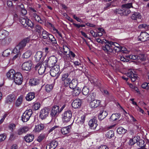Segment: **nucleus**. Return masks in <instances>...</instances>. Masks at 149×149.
I'll return each instance as SVG.
<instances>
[{
	"label": "nucleus",
	"instance_id": "nucleus-55",
	"mask_svg": "<svg viewBox=\"0 0 149 149\" xmlns=\"http://www.w3.org/2000/svg\"><path fill=\"white\" fill-rule=\"evenodd\" d=\"M49 25L52 28V29L54 31H55V32L57 33L59 36L61 37H62V35L61 33L59 32V31H58V30L56 29L54 27V26L52 25L51 23H49Z\"/></svg>",
	"mask_w": 149,
	"mask_h": 149
},
{
	"label": "nucleus",
	"instance_id": "nucleus-61",
	"mask_svg": "<svg viewBox=\"0 0 149 149\" xmlns=\"http://www.w3.org/2000/svg\"><path fill=\"white\" fill-rule=\"evenodd\" d=\"M118 59L123 62H127L128 61V60L125 58L123 56H120L118 57Z\"/></svg>",
	"mask_w": 149,
	"mask_h": 149
},
{
	"label": "nucleus",
	"instance_id": "nucleus-17",
	"mask_svg": "<svg viewBox=\"0 0 149 149\" xmlns=\"http://www.w3.org/2000/svg\"><path fill=\"white\" fill-rule=\"evenodd\" d=\"M97 120L95 118H93L89 121L88 125L91 129L94 130L97 125Z\"/></svg>",
	"mask_w": 149,
	"mask_h": 149
},
{
	"label": "nucleus",
	"instance_id": "nucleus-1",
	"mask_svg": "<svg viewBox=\"0 0 149 149\" xmlns=\"http://www.w3.org/2000/svg\"><path fill=\"white\" fill-rule=\"evenodd\" d=\"M96 41L99 43L102 44L105 43L104 46L102 47L103 49L108 54L110 53H114L116 52L121 51V50H125L124 47H121L118 43L116 42H113L109 41L105 39H102V38H97Z\"/></svg>",
	"mask_w": 149,
	"mask_h": 149
},
{
	"label": "nucleus",
	"instance_id": "nucleus-19",
	"mask_svg": "<svg viewBox=\"0 0 149 149\" xmlns=\"http://www.w3.org/2000/svg\"><path fill=\"white\" fill-rule=\"evenodd\" d=\"M9 34V32L7 31L4 29L0 30V40H2V42H3L6 37Z\"/></svg>",
	"mask_w": 149,
	"mask_h": 149
},
{
	"label": "nucleus",
	"instance_id": "nucleus-32",
	"mask_svg": "<svg viewBox=\"0 0 149 149\" xmlns=\"http://www.w3.org/2000/svg\"><path fill=\"white\" fill-rule=\"evenodd\" d=\"M35 97V94L33 92H30L26 95V99L28 101H31Z\"/></svg>",
	"mask_w": 149,
	"mask_h": 149
},
{
	"label": "nucleus",
	"instance_id": "nucleus-36",
	"mask_svg": "<svg viewBox=\"0 0 149 149\" xmlns=\"http://www.w3.org/2000/svg\"><path fill=\"white\" fill-rule=\"evenodd\" d=\"M23 97L22 95H21L18 98L15 102L16 106L18 107L21 105L22 102Z\"/></svg>",
	"mask_w": 149,
	"mask_h": 149
},
{
	"label": "nucleus",
	"instance_id": "nucleus-63",
	"mask_svg": "<svg viewBox=\"0 0 149 149\" xmlns=\"http://www.w3.org/2000/svg\"><path fill=\"white\" fill-rule=\"evenodd\" d=\"M6 135L5 134H0V142L4 141L6 139Z\"/></svg>",
	"mask_w": 149,
	"mask_h": 149
},
{
	"label": "nucleus",
	"instance_id": "nucleus-26",
	"mask_svg": "<svg viewBox=\"0 0 149 149\" xmlns=\"http://www.w3.org/2000/svg\"><path fill=\"white\" fill-rule=\"evenodd\" d=\"M100 102L99 100H94L90 103V106L92 108H96L99 105Z\"/></svg>",
	"mask_w": 149,
	"mask_h": 149
},
{
	"label": "nucleus",
	"instance_id": "nucleus-38",
	"mask_svg": "<svg viewBox=\"0 0 149 149\" xmlns=\"http://www.w3.org/2000/svg\"><path fill=\"white\" fill-rule=\"evenodd\" d=\"M120 116V113L113 114L111 116L110 119L113 121H115L119 119Z\"/></svg>",
	"mask_w": 149,
	"mask_h": 149
},
{
	"label": "nucleus",
	"instance_id": "nucleus-52",
	"mask_svg": "<svg viewBox=\"0 0 149 149\" xmlns=\"http://www.w3.org/2000/svg\"><path fill=\"white\" fill-rule=\"evenodd\" d=\"M122 7L123 8L128 9L133 7L132 3H131L123 4L122 5Z\"/></svg>",
	"mask_w": 149,
	"mask_h": 149
},
{
	"label": "nucleus",
	"instance_id": "nucleus-28",
	"mask_svg": "<svg viewBox=\"0 0 149 149\" xmlns=\"http://www.w3.org/2000/svg\"><path fill=\"white\" fill-rule=\"evenodd\" d=\"M71 126L69 125L67 126L62 127L61 130V133L63 134H67L70 131Z\"/></svg>",
	"mask_w": 149,
	"mask_h": 149
},
{
	"label": "nucleus",
	"instance_id": "nucleus-40",
	"mask_svg": "<svg viewBox=\"0 0 149 149\" xmlns=\"http://www.w3.org/2000/svg\"><path fill=\"white\" fill-rule=\"evenodd\" d=\"M137 145L141 147L139 149H147L144 146L145 142L143 140H140L139 142L137 143Z\"/></svg>",
	"mask_w": 149,
	"mask_h": 149
},
{
	"label": "nucleus",
	"instance_id": "nucleus-42",
	"mask_svg": "<svg viewBox=\"0 0 149 149\" xmlns=\"http://www.w3.org/2000/svg\"><path fill=\"white\" fill-rule=\"evenodd\" d=\"M70 60V58L69 57H67L65 58V67L67 68L68 67H70L71 63Z\"/></svg>",
	"mask_w": 149,
	"mask_h": 149
},
{
	"label": "nucleus",
	"instance_id": "nucleus-24",
	"mask_svg": "<svg viewBox=\"0 0 149 149\" xmlns=\"http://www.w3.org/2000/svg\"><path fill=\"white\" fill-rule=\"evenodd\" d=\"M16 8L20 10L21 14L22 15H24L27 14V11L24 8V5L23 4H17Z\"/></svg>",
	"mask_w": 149,
	"mask_h": 149
},
{
	"label": "nucleus",
	"instance_id": "nucleus-43",
	"mask_svg": "<svg viewBox=\"0 0 149 149\" xmlns=\"http://www.w3.org/2000/svg\"><path fill=\"white\" fill-rule=\"evenodd\" d=\"M31 54V52L30 50H28L23 54L22 57L24 58H27L29 57Z\"/></svg>",
	"mask_w": 149,
	"mask_h": 149
},
{
	"label": "nucleus",
	"instance_id": "nucleus-29",
	"mask_svg": "<svg viewBox=\"0 0 149 149\" xmlns=\"http://www.w3.org/2000/svg\"><path fill=\"white\" fill-rule=\"evenodd\" d=\"M108 115V113L106 111L101 110L100 111L98 115L99 119L102 120L104 118Z\"/></svg>",
	"mask_w": 149,
	"mask_h": 149
},
{
	"label": "nucleus",
	"instance_id": "nucleus-47",
	"mask_svg": "<svg viewBox=\"0 0 149 149\" xmlns=\"http://www.w3.org/2000/svg\"><path fill=\"white\" fill-rule=\"evenodd\" d=\"M137 137H134L132 139H130V141L129 144L131 145H133L135 143H138Z\"/></svg>",
	"mask_w": 149,
	"mask_h": 149
},
{
	"label": "nucleus",
	"instance_id": "nucleus-54",
	"mask_svg": "<svg viewBox=\"0 0 149 149\" xmlns=\"http://www.w3.org/2000/svg\"><path fill=\"white\" fill-rule=\"evenodd\" d=\"M21 51V50L17 45L13 49V51H12V52L14 54H19V53Z\"/></svg>",
	"mask_w": 149,
	"mask_h": 149
},
{
	"label": "nucleus",
	"instance_id": "nucleus-58",
	"mask_svg": "<svg viewBox=\"0 0 149 149\" xmlns=\"http://www.w3.org/2000/svg\"><path fill=\"white\" fill-rule=\"evenodd\" d=\"M71 79L69 78L63 81V85L64 86H69L70 83L71 81Z\"/></svg>",
	"mask_w": 149,
	"mask_h": 149
},
{
	"label": "nucleus",
	"instance_id": "nucleus-12",
	"mask_svg": "<svg viewBox=\"0 0 149 149\" xmlns=\"http://www.w3.org/2000/svg\"><path fill=\"white\" fill-rule=\"evenodd\" d=\"M32 63L31 61H28L24 62L22 65V69L24 70L29 71L31 69Z\"/></svg>",
	"mask_w": 149,
	"mask_h": 149
},
{
	"label": "nucleus",
	"instance_id": "nucleus-59",
	"mask_svg": "<svg viewBox=\"0 0 149 149\" xmlns=\"http://www.w3.org/2000/svg\"><path fill=\"white\" fill-rule=\"evenodd\" d=\"M40 104L39 103L37 102L35 103L33 106V108L35 110H38L40 107Z\"/></svg>",
	"mask_w": 149,
	"mask_h": 149
},
{
	"label": "nucleus",
	"instance_id": "nucleus-64",
	"mask_svg": "<svg viewBox=\"0 0 149 149\" xmlns=\"http://www.w3.org/2000/svg\"><path fill=\"white\" fill-rule=\"evenodd\" d=\"M69 76V74L68 73H66L65 74H64L62 75V77L61 78V80L62 81H64L65 79H69V78H68V77Z\"/></svg>",
	"mask_w": 149,
	"mask_h": 149
},
{
	"label": "nucleus",
	"instance_id": "nucleus-25",
	"mask_svg": "<svg viewBox=\"0 0 149 149\" xmlns=\"http://www.w3.org/2000/svg\"><path fill=\"white\" fill-rule=\"evenodd\" d=\"M15 74V71L13 69L10 70L6 74L7 77L9 79L13 80Z\"/></svg>",
	"mask_w": 149,
	"mask_h": 149
},
{
	"label": "nucleus",
	"instance_id": "nucleus-56",
	"mask_svg": "<svg viewBox=\"0 0 149 149\" xmlns=\"http://www.w3.org/2000/svg\"><path fill=\"white\" fill-rule=\"evenodd\" d=\"M45 65V66H44L45 72H46V74L48 73L49 72L50 73L51 69V68L52 67H49L48 65Z\"/></svg>",
	"mask_w": 149,
	"mask_h": 149
},
{
	"label": "nucleus",
	"instance_id": "nucleus-23",
	"mask_svg": "<svg viewBox=\"0 0 149 149\" xmlns=\"http://www.w3.org/2000/svg\"><path fill=\"white\" fill-rule=\"evenodd\" d=\"M31 18L33 20L38 22L40 23H42L43 22L40 17L36 13H32L31 15Z\"/></svg>",
	"mask_w": 149,
	"mask_h": 149
},
{
	"label": "nucleus",
	"instance_id": "nucleus-4",
	"mask_svg": "<svg viewBox=\"0 0 149 149\" xmlns=\"http://www.w3.org/2000/svg\"><path fill=\"white\" fill-rule=\"evenodd\" d=\"M19 22L24 27L31 28L33 26V23L27 18H21L20 19Z\"/></svg>",
	"mask_w": 149,
	"mask_h": 149
},
{
	"label": "nucleus",
	"instance_id": "nucleus-21",
	"mask_svg": "<svg viewBox=\"0 0 149 149\" xmlns=\"http://www.w3.org/2000/svg\"><path fill=\"white\" fill-rule=\"evenodd\" d=\"M15 99V95L13 93L10 94L6 97L5 102L8 104L11 103Z\"/></svg>",
	"mask_w": 149,
	"mask_h": 149
},
{
	"label": "nucleus",
	"instance_id": "nucleus-51",
	"mask_svg": "<svg viewBox=\"0 0 149 149\" xmlns=\"http://www.w3.org/2000/svg\"><path fill=\"white\" fill-rule=\"evenodd\" d=\"M89 92V90L88 88L86 86H84L82 90V93L83 95H87Z\"/></svg>",
	"mask_w": 149,
	"mask_h": 149
},
{
	"label": "nucleus",
	"instance_id": "nucleus-62",
	"mask_svg": "<svg viewBox=\"0 0 149 149\" xmlns=\"http://www.w3.org/2000/svg\"><path fill=\"white\" fill-rule=\"evenodd\" d=\"M69 56H67V57H69L70 58V59H71V58H74L76 56L75 54L71 51H69Z\"/></svg>",
	"mask_w": 149,
	"mask_h": 149
},
{
	"label": "nucleus",
	"instance_id": "nucleus-15",
	"mask_svg": "<svg viewBox=\"0 0 149 149\" xmlns=\"http://www.w3.org/2000/svg\"><path fill=\"white\" fill-rule=\"evenodd\" d=\"M139 39L141 41L145 42L149 39V34L146 32H141L139 36Z\"/></svg>",
	"mask_w": 149,
	"mask_h": 149
},
{
	"label": "nucleus",
	"instance_id": "nucleus-3",
	"mask_svg": "<svg viewBox=\"0 0 149 149\" xmlns=\"http://www.w3.org/2000/svg\"><path fill=\"white\" fill-rule=\"evenodd\" d=\"M72 117V113L70 110L65 111L62 115V120L63 123L69 122Z\"/></svg>",
	"mask_w": 149,
	"mask_h": 149
},
{
	"label": "nucleus",
	"instance_id": "nucleus-49",
	"mask_svg": "<svg viewBox=\"0 0 149 149\" xmlns=\"http://www.w3.org/2000/svg\"><path fill=\"white\" fill-rule=\"evenodd\" d=\"M123 9V15L127 16L131 12L130 10L129 9L125 8H122Z\"/></svg>",
	"mask_w": 149,
	"mask_h": 149
},
{
	"label": "nucleus",
	"instance_id": "nucleus-39",
	"mask_svg": "<svg viewBox=\"0 0 149 149\" xmlns=\"http://www.w3.org/2000/svg\"><path fill=\"white\" fill-rule=\"evenodd\" d=\"M50 34L48 32L44 30L42 32L41 36H42V38L43 39H47Z\"/></svg>",
	"mask_w": 149,
	"mask_h": 149
},
{
	"label": "nucleus",
	"instance_id": "nucleus-34",
	"mask_svg": "<svg viewBox=\"0 0 149 149\" xmlns=\"http://www.w3.org/2000/svg\"><path fill=\"white\" fill-rule=\"evenodd\" d=\"M73 89V90L72 94L73 96H78L81 92V89L79 87H77Z\"/></svg>",
	"mask_w": 149,
	"mask_h": 149
},
{
	"label": "nucleus",
	"instance_id": "nucleus-45",
	"mask_svg": "<svg viewBox=\"0 0 149 149\" xmlns=\"http://www.w3.org/2000/svg\"><path fill=\"white\" fill-rule=\"evenodd\" d=\"M35 29L36 31L39 34L41 33L44 29L42 28L40 25H36L35 26Z\"/></svg>",
	"mask_w": 149,
	"mask_h": 149
},
{
	"label": "nucleus",
	"instance_id": "nucleus-53",
	"mask_svg": "<svg viewBox=\"0 0 149 149\" xmlns=\"http://www.w3.org/2000/svg\"><path fill=\"white\" fill-rule=\"evenodd\" d=\"M138 27L139 29H144L147 30L149 29V26L145 24H142L139 25Z\"/></svg>",
	"mask_w": 149,
	"mask_h": 149
},
{
	"label": "nucleus",
	"instance_id": "nucleus-10",
	"mask_svg": "<svg viewBox=\"0 0 149 149\" xmlns=\"http://www.w3.org/2000/svg\"><path fill=\"white\" fill-rule=\"evenodd\" d=\"M49 108H45L42 109L40 111L39 117L42 119H45L48 116L49 113Z\"/></svg>",
	"mask_w": 149,
	"mask_h": 149
},
{
	"label": "nucleus",
	"instance_id": "nucleus-46",
	"mask_svg": "<svg viewBox=\"0 0 149 149\" xmlns=\"http://www.w3.org/2000/svg\"><path fill=\"white\" fill-rule=\"evenodd\" d=\"M11 52L12 50L10 49H7L3 51L2 54V55L4 57L8 56Z\"/></svg>",
	"mask_w": 149,
	"mask_h": 149
},
{
	"label": "nucleus",
	"instance_id": "nucleus-48",
	"mask_svg": "<svg viewBox=\"0 0 149 149\" xmlns=\"http://www.w3.org/2000/svg\"><path fill=\"white\" fill-rule=\"evenodd\" d=\"M114 136V132L112 130H110L106 134V136L109 138H111Z\"/></svg>",
	"mask_w": 149,
	"mask_h": 149
},
{
	"label": "nucleus",
	"instance_id": "nucleus-6",
	"mask_svg": "<svg viewBox=\"0 0 149 149\" xmlns=\"http://www.w3.org/2000/svg\"><path fill=\"white\" fill-rule=\"evenodd\" d=\"M59 107L55 105L52 107L50 111V115L52 117L54 118L56 117L60 113Z\"/></svg>",
	"mask_w": 149,
	"mask_h": 149
},
{
	"label": "nucleus",
	"instance_id": "nucleus-7",
	"mask_svg": "<svg viewBox=\"0 0 149 149\" xmlns=\"http://www.w3.org/2000/svg\"><path fill=\"white\" fill-rule=\"evenodd\" d=\"M59 66L56 65L52 67L50 72V74L52 77L58 76L60 74Z\"/></svg>",
	"mask_w": 149,
	"mask_h": 149
},
{
	"label": "nucleus",
	"instance_id": "nucleus-30",
	"mask_svg": "<svg viewBox=\"0 0 149 149\" xmlns=\"http://www.w3.org/2000/svg\"><path fill=\"white\" fill-rule=\"evenodd\" d=\"M78 84V81L76 79H72L70 83L69 86V88L71 89H73L77 87Z\"/></svg>",
	"mask_w": 149,
	"mask_h": 149
},
{
	"label": "nucleus",
	"instance_id": "nucleus-37",
	"mask_svg": "<svg viewBox=\"0 0 149 149\" xmlns=\"http://www.w3.org/2000/svg\"><path fill=\"white\" fill-rule=\"evenodd\" d=\"M25 141L27 142H31L33 139V136L32 135L27 134L24 137Z\"/></svg>",
	"mask_w": 149,
	"mask_h": 149
},
{
	"label": "nucleus",
	"instance_id": "nucleus-60",
	"mask_svg": "<svg viewBox=\"0 0 149 149\" xmlns=\"http://www.w3.org/2000/svg\"><path fill=\"white\" fill-rule=\"evenodd\" d=\"M142 88L147 90L149 89V83L145 82L141 85Z\"/></svg>",
	"mask_w": 149,
	"mask_h": 149
},
{
	"label": "nucleus",
	"instance_id": "nucleus-31",
	"mask_svg": "<svg viewBox=\"0 0 149 149\" xmlns=\"http://www.w3.org/2000/svg\"><path fill=\"white\" fill-rule=\"evenodd\" d=\"M45 127V124H40L36 125L35 128L33 131L36 132H39L43 130Z\"/></svg>",
	"mask_w": 149,
	"mask_h": 149
},
{
	"label": "nucleus",
	"instance_id": "nucleus-11",
	"mask_svg": "<svg viewBox=\"0 0 149 149\" xmlns=\"http://www.w3.org/2000/svg\"><path fill=\"white\" fill-rule=\"evenodd\" d=\"M47 40L48 42L51 43L53 46L55 47L56 48L55 49H57L59 47L57 43L56 40L51 34L49 35Z\"/></svg>",
	"mask_w": 149,
	"mask_h": 149
},
{
	"label": "nucleus",
	"instance_id": "nucleus-14",
	"mask_svg": "<svg viewBox=\"0 0 149 149\" xmlns=\"http://www.w3.org/2000/svg\"><path fill=\"white\" fill-rule=\"evenodd\" d=\"M42 51H38L36 52L34 56L35 61L36 62H39V63H42L43 60L42 56Z\"/></svg>",
	"mask_w": 149,
	"mask_h": 149
},
{
	"label": "nucleus",
	"instance_id": "nucleus-50",
	"mask_svg": "<svg viewBox=\"0 0 149 149\" xmlns=\"http://www.w3.org/2000/svg\"><path fill=\"white\" fill-rule=\"evenodd\" d=\"M3 40H4V41L3 42H2V43L9 44L12 41V39L11 38L8 37L6 38V39H4Z\"/></svg>",
	"mask_w": 149,
	"mask_h": 149
},
{
	"label": "nucleus",
	"instance_id": "nucleus-20",
	"mask_svg": "<svg viewBox=\"0 0 149 149\" xmlns=\"http://www.w3.org/2000/svg\"><path fill=\"white\" fill-rule=\"evenodd\" d=\"M81 104V100L78 99L74 100L72 103V106L73 108L76 109L79 107Z\"/></svg>",
	"mask_w": 149,
	"mask_h": 149
},
{
	"label": "nucleus",
	"instance_id": "nucleus-57",
	"mask_svg": "<svg viewBox=\"0 0 149 149\" xmlns=\"http://www.w3.org/2000/svg\"><path fill=\"white\" fill-rule=\"evenodd\" d=\"M9 129L13 132L15 128V125L13 123H10L9 124L8 126Z\"/></svg>",
	"mask_w": 149,
	"mask_h": 149
},
{
	"label": "nucleus",
	"instance_id": "nucleus-5",
	"mask_svg": "<svg viewBox=\"0 0 149 149\" xmlns=\"http://www.w3.org/2000/svg\"><path fill=\"white\" fill-rule=\"evenodd\" d=\"M32 114V110L29 109L25 111L22 116V120L23 122H26L30 118Z\"/></svg>",
	"mask_w": 149,
	"mask_h": 149
},
{
	"label": "nucleus",
	"instance_id": "nucleus-16",
	"mask_svg": "<svg viewBox=\"0 0 149 149\" xmlns=\"http://www.w3.org/2000/svg\"><path fill=\"white\" fill-rule=\"evenodd\" d=\"M127 56L129 58L133 60L140 59L141 61H143L145 59L144 55L143 54H140L139 56L131 55Z\"/></svg>",
	"mask_w": 149,
	"mask_h": 149
},
{
	"label": "nucleus",
	"instance_id": "nucleus-33",
	"mask_svg": "<svg viewBox=\"0 0 149 149\" xmlns=\"http://www.w3.org/2000/svg\"><path fill=\"white\" fill-rule=\"evenodd\" d=\"M141 18L140 14L138 12H134L131 16V18L134 20H137V19H141Z\"/></svg>",
	"mask_w": 149,
	"mask_h": 149
},
{
	"label": "nucleus",
	"instance_id": "nucleus-8",
	"mask_svg": "<svg viewBox=\"0 0 149 149\" xmlns=\"http://www.w3.org/2000/svg\"><path fill=\"white\" fill-rule=\"evenodd\" d=\"M30 39L29 37L24 39L18 43L17 46L22 51L26 46V44L29 42Z\"/></svg>",
	"mask_w": 149,
	"mask_h": 149
},
{
	"label": "nucleus",
	"instance_id": "nucleus-35",
	"mask_svg": "<svg viewBox=\"0 0 149 149\" xmlns=\"http://www.w3.org/2000/svg\"><path fill=\"white\" fill-rule=\"evenodd\" d=\"M30 82L32 86L37 85L39 83V80L38 78H34L31 79Z\"/></svg>",
	"mask_w": 149,
	"mask_h": 149
},
{
	"label": "nucleus",
	"instance_id": "nucleus-22",
	"mask_svg": "<svg viewBox=\"0 0 149 149\" xmlns=\"http://www.w3.org/2000/svg\"><path fill=\"white\" fill-rule=\"evenodd\" d=\"M127 75L131 79L132 82L135 81L137 78V75L134 74L131 71L129 70V72L127 73Z\"/></svg>",
	"mask_w": 149,
	"mask_h": 149
},
{
	"label": "nucleus",
	"instance_id": "nucleus-13",
	"mask_svg": "<svg viewBox=\"0 0 149 149\" xmlns=\"http://www.w3.org/2000/svg\"><path fill=\"white\" fill-rule=\"evenodd\" d=\"M44 64H41V63H38L35 67V70H38V73L40 75L42 74L45 72Z\"/></svg>",
	"mask_w": 149,
	"mask_h": 149
},
{
	"label": "nucleus",
	"instance_id": "nucleus-27",
	"mask_svg": "<svg viewBox=\"0 0 149 149\" xmlns=\"http://www.w3.org/2000/svg\"><path fill=\"white\" fill-rule=\"evenodd\" d=\"M29 130V128L28 127L24 126L18 129L17 131V134L19 135H21L28 131Z\"/></svg>",
	"mask_w": 149,
	"mask_h": 149
},
{
	"label": "nucleus",
	"instance_id": "nucleus-41",
	"mask_svg": "<svg viewBox=\"0 0 149 149\" xmlns=\"http://www.w3.org/2000/svg\"><path fill=\"white\" fill-rule=\"evenodd\" d=\"M117 131L118 133L119 134H123L126 133L127 130L122 127H120L117 129Z\"/></svg>",
	"mask_w": 149,
	"mask_h": 149
},
{
	"label": "nucleus",
	"instance_id": "nucleus-18",
	"mask_svg": "<svg viewBox=\"0 0 149 149\" xmlns=\"http://www.w3.org/2000/svg\"><path fill=\"white\" fill-rule=\"evenodd\" d=\"M58 145V143L57 141L53 140L47 145L46 148V149H55Z\"/></svg>",
	"mask_w": 149,
	"mask_h": 149
},
{
	"label": "nucleus",
	"instance_id": "nucleus-2",
	"mask_svg": "<svg viewBox=\"0 0 149 149\" xmlns=\"http://www.w3.org/2000/svg\"><path fill=\"white\" fill-rule=\"evenodd\" d=\"M57 58L55 56H52L46 59L43 63L45 65H48L49 67H52L56 65H55L57 62Z\"/></svg>",
	"mask_w": 149,
	"mask_h": 149
},
{
	"label": "nucleus",
	"instance_id": "nucleus-44",
	"mask_svg": "<svg viewBox=\"0 0 149 149\" xmlns=\"http://www.w3.org/2000/svg\"><path fill=\"white\" fill-rule=\"evenodd\" d=\"M53 88L52 84H47L45 86V89L47 92H49L52 91Z\"/></svg>",
	"mask_w": 149,
	"mask_h": 149
},
{
	"label": "nucleus",
	"instance_id": "nucleus-9",
	"mask_svg": "<svg viewBox=\"0 0 149 149\" xmlns=\"http://www.w3.org/2000/svg\"><path fill=\"white\" fill-rule=\"evenodd\" d=\"M13 79L16 84L19 85L21 84L23 81V77L21 74L20 72L16 73Z\"/></svg>",
	"mask_w": 149,
	"mask_h": 149
}]
</instances>
